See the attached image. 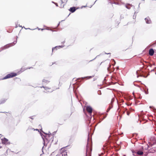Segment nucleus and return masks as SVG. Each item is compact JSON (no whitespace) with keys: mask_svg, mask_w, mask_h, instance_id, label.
<instances>
[{"mask_svg":"<svg viewBox=\"0 0 156 156\" xmlns=\"http://www.w3.org/2000/svg\"><path fill=\"white\" fill-rule=\"evenodd\" d=\"M92 148L90 145L87 144L86 146V156H91Z\"/></svg>","mask_w":156,"mask_h":156,"instance_id":"nucleus-1","label":"nucleus"},{"mask_svg":"<svg viewBox=\"0 0 156 156\" xmlns=\"http://www.w3.org/2000/svg\"><path fill=\"white\" fill-rule=\"evenodd\" d=\"M17 75L16 73H11L8 74L5 77H4L2 79L4 80L13 77H15Z\"/></svg>","mask_w":156,"mask_h":156,"instance_id":"nucleus-2","label":"nucleus"},{"mask_svg":"<svg viewBox=\"0 0 156 156\" xmlns=\"http://www.w3.org/2000/svg\"><path fill=\"white\" fill-rule=\"evenodd\" d=\"M44 89H45V90L46 91V92H51L53 91V89L51 88V87H43Z\"/></svg>","mask_w":156,"mask_h":156,"instance_id":"nucleus-3","label":"nucleus"},{"mask_svg":"<svg viewBox=\"0 0 156 156\" xmlns=\"http://www.w3.org/2000/svg\"><path fill=\"white\" fill-rule=\"evenodd\" d=\"M67 1V0H61L60 2V3L61 4V5H60V8H63L65 5L64 3H66Z\"/></svg>","mask_w":156,"mask_h":156,"instance_id":"nucleus-4","label":"nucleus"},{"mask_svg":"<svg viewBox=\"0 0 156 156\" xmlns=\"http://www.w3.org/2000/svg\"><path fill=\"white\" fill-rule=\"evenodd\" d=\"M2 144H8L9 143L8 142V140L5 138H4L2 139Z\"/></svg>","mask_w":156,"mask_h":156,"instance_id":"nucleus-5","label":"nucleus"},{"mask_svg":"<svg viewBox=\"0 0 156 156\" xmlns=\"http://www.w3.org/2000/svg\"><path fill=\"white\" fill-rule=\"evenodd\" d=\"M87 111L90 114H91L92 112V108L90 106H87L86 108Z\"/></svg>","mask_w":156,"mask_h":156,"instance_id":"nucleus-6","label":"nucleus"},{"mask_svg":"<svg viewBox=\"0 0 156 156\" xmlns=\"http://www.w3.org/2000/svg\"><path fill=\"white\" fill-rule=\"evenodd\" d=\"M143 147H142V150H139L138 151H137V152H135L134 153H135L137 154L138 155H142L143 154Z\"/></svg>","mask_w":156,"mask_h":156,"instance_id":"nucleus-7","label":"nucleus"},{"mask_svg":"<svg viewBox=\"0 0 156 156\" xmlns=\"http://www.w3.org/2000/svg\"><path fill=\"white\" fill-rule=\"evenodd\" d=\"M154 53V51L153 49H150L149 51V54L150 55L152 56Z\"/></svg>","mask_w":156,"mask_h":156,"instance_id":"nucleus-8","label":"nucleus"},{"mask_svg":"<svg viewBox=\"0 0 156 156\" xmlns=\"http://www.w3.org/2000/svg\"><path fill=\"white\" fill-rule=\"evenodd\" d=\"M76 10V9L75 7H71L70 8V9H69V11L72 12H74Z\"/></svg>","mask_w":156,"mask_h":156,"instance_id":"nucleus-9","label":"nucleus"},{"mask_svg":"<svg viewBox=\"0 0 156 156\" xmlns=\"http://www.w3.org/2000/svg\"><path fill=\"white\" fill-rule=\"evenodd\" d=\"M156 151V148H152L150 150V152L151 153H154Z\"/></svg>","mask_w":156,"mask_h":156,"instance_id":"nucleus-10","label":"nucleus"},{"mask_svg":"<svg viewBox=\"0 0 156 156\" xmlns=\"http://www.w3.org/2000/svg\"><path fill=\"white\" fill-rule=\"evenodd\" d=\"M62 156H67V152L65 151H63L61 153Z\"/></svg>","mask_w":156,"mask_h":156,"instance_id":"nucleus-11","label":"nucleus"},{"mask_svg":"<svg viewBox=\"0 0 156 156\" xmlns=\"http://www.w3.org/2000/svg\"><path fill=\"white\" fill-rule=\"evenodd\" d=\"M94 75H92V76H87L84 77L83 78H82V79L85 78H87V79H90V78L94 77Z\"/></svg>","mask_w":156,"mask_h":156,"instance_id":"nucleus-12","label":"nucleus"},{"mask_svg":"<svg viewBox=\"0 0 156 156\" xmlns=\"http://www.w3.org/2000/svg\"><path fill=\"white\" fill-rule=\"evenodd\" d=\"M58 47H60V48H62V47L61 46H56L54 48H53L52 49V51H53L54 50H57V48H58Z\"/></svg>","mask_w":156,"mask_h":156,"instance_id":"nucleus-13","label":"nucleus"},{"mask_svg":"<svg viewBox=\"0 0 156 156\" xmlns=\"http://www.w3.org/2000/svg\"><path fill=\"white\" fill-rule=\"evenodd\" d=\"M145 21H146V23H150V22H149V21L148 20V19H147V18H145Z\"/></svg>","mask_w":156,"mask_h":156,"instance_id":"nucleus-14","label":"nucleus"},{"mask_svg":"<svg viewBox=\"0 0 156 156\" xmlns=\"http://www.w3.org/2000/svg\"><path fill=\"white\" fill-rule=\"evenodd\" d=\"M113 61H114V63L113 64V65H115V63H116V62H115V61L113 59Z\"/></svg>","mask_w":156,"mask_h":156,"instance_id":"nucleus-15","label":"nucleus"},{"mask_svg":"<svg viewBox=\"0 0 156 156\" xmlns=\"http://www.w3.org/2000/svg\"><path fill=\"white\" fill-rule=\"evenodd\" d=\"M127 115H129V114H130V112H127Z\"/></svg>","mask_w":156,"mask_h":156,"instance_id":"nucleus-16","label":"nucleus"},{"mask_svg":"<svg viewBox=\"0 0 156 156\" xmlns=\"http://www.w3.org/2000/svg\"><path fill=\"white\" fill-rule=\"evenodd\" d=\"M52 136L51 134H50V135H48V136Z\"/></svg>","mask_w":156,"mask_h":156,"instance_id":"nucleus-17","label":"nucleus"},{"mask_svg":"<svg viewBox=\"0 0 156 156\" xmlns=\"http://www.w3.org/2000/svg\"><path fill=\"white\" fill-rule=\"evenodd\" d=\"M56 5L57 6H58V5L57 4V3H56V5Z\"/></svg>","mask_w":156,"mask_h":156,"instance_id":"nucleus-18","label":"nucleus"},{"mask_svg":"<svg viewBox=\"0 0 156 156\" xmlns=\"http://www.w3.org/2000/svg\"><path fill=\"white\" fill-rule=\"evenodd\" d=\"M40 156H43V154H41Z\"/></svg>","mask_w":156,"mask_h":156,"instance_id":"nucleus-19","label":"nucleus"},{"mask_svg":"<svg viewBox=\"0 0 156 156\" xmlns=\"http://www.w3.org/2000/svg\"><path fill=\"white\" fill-rule=\"evenodd\" d=\"M2 50H2H0V52Z\"/></svg>","mask_w":156,"mask_h":156,"instance_id":"nucleus-20","label":"nucleus"},{"mask_svg":"<svg viewBox=\"0 0 156 156\" xmlns=\"http://www.w3.org/2000/svg\"><path fill=\"white\" fill-rule=\"evenodd\" d=\"M111 54L110 53H108L107 54Z\"/></svg>","mask_w":156,"mask_h":156,"instance_id":"nucleus-21","label":"nucleus"},{"mask_svg":"<svg viewBox=\"0 0 156 156\" xmlns=\"http://www.w3.org/2000/svg\"><path fill=\"white\" fill-rule=\"evenodd\" d=\"M30 68H32V67H30V68L29 69H30Z\"/></svg>","mask_w":156,"mask_h":156,"instance_id":"nucleus-22","label":"nucleus"},{"mask_svg":"<svg viewBox=\"0 0 156 156\" xmlns=\"http://www.w3.org/2000/svg\"><path fill=\"white\" fill-rule=\"evenodd\" d=\"M44 80H43V82H44Z\"/></svg>","mask_w":156,"mask_h":156,"instance_id":"nucleus-23","label":"nucleus"}]
</instances>
